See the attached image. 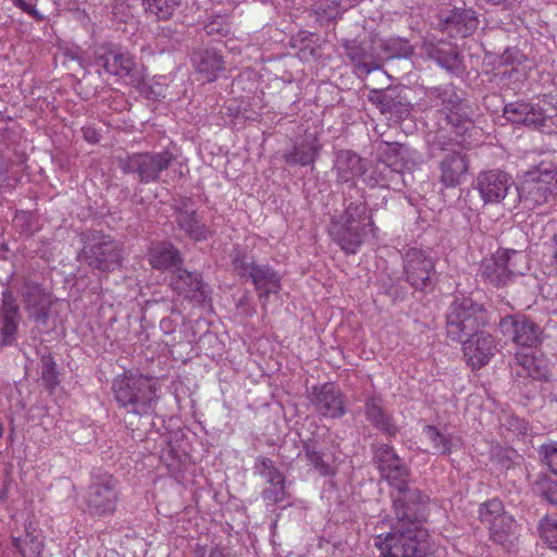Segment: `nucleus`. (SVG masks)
<instances>
[{
    "instance_id": "nucleus-53",
    "label": "nucleus",
    "mask_w": 557,
    "mask_h": 557,
    "mask_svg": "<svg viewBox=\"0 0 557 557\" xmlns=\"http://www.w3.org/2000/svg\"><path fill=\"white\" fill-rule=\"evenodd\" d=\"M553 260L557 273V233L553 237Z\"/></svg>"
},
{
    "instance_id": "nucleus-8",
    "label": "nucleus",
    "mask_w": 557,
    "mask_h": 557,
    "mask_svg": "<svg viewBox=\"0 0 557 557\" xmlns=\"http://www.w3.org/2000/svg\"><path fill=\"white\" fill-rule=\"evenodd\" d=\"M123 244L103 233H94L85 243L82 256L86 263L100 272H113L123 261Z\"/></svg>"
},
{
    "instance_id": "nucleus-20",
    "label": "nucleus",
    "mask_w": 557,
    "mask_h": 557,
    "mask_svg": "<svg viewBox=\"0 0 557 557\" xmlns=\"http://www.w3.org/2000/svg\"><path fill=\"white\" fill-rule=\"evenodd\" d=\"M460 343L462 344L463 356L473 369L485 366L496 351L494 337L483 331L467 336Z\"/></svg>"
},
{
    "instance_id": "nucleus-15",
    "label": "nucleus",
    "mask_w": 557,
    "mask_h": 557,
    "mask_svg": "<svg viewBox=\"0 0 557 557\" xmlns=\"http://www.w3.org/2000/svg\"><path fill=\"white\" fill-rule=\"evenodd\" d=\"M95 63L107 74L119 77H131L133 81L139 78L134 55L122 48H97L95 51Z\"/></svg>"
},
{
    "instance_id": "nucleus-10",
    "label": "nucleus",
    "mask_w": 557,
    "mask_h": 557,
    "mask_svg": "<svg viewBox=\"0 0 557 557\" xmlns=\"http://www.w3.org/2000/svg\"><path fill=\"white\" fill-rule=\"evenodd\" d=\"M175 157L169 150L143 152L119 158V168L125 174H137L138 181L149 184L159 180L160 174L169 169Z\"/></svg>"
},
{
    "instance_id": "nucleus-47",
    "label": "nucleus",
    "mask_w": 557,
    "mask_h": 557,
    "mask_svg": "<svg viewBox=\"0 0 557 557\" xmlns=\"http://www.w3.org/2000/svg\"><path fill=\"white\" fill-rule=\"evenodd\" d=\"M542 495L553 505H557V482H543Z\"/></svg>"
},
{
    "instance_id": "nucleus-39",
    "label": "nucleus",
    "mask_w": 557,
    "mask_h": 557,
    "mask_svg": "<svg viewBox=\"0 0 557 557\" xmlns=\"http://www.w3.org/2000/svg\"><path fill=\"white\" fill-rule=\"evenodd\" d=\"M474 12L470 10H454L445 18L447 25H454L458 32H461V26L465 32L472 30L476 27L478 20L473 16Z\"/></svg>"
},
{
    "instance_id": "nucleus-32",
    "label": "nucleus",
    "mask_w": 557,
    "mask_h": 557,
    "mask_svg": "<svg viewBox=\"0 0 557 557\" xmlns=\"http://www.w3.org/2000/svg\"><path fill=\"white\" fill-rule=\"evenodd\" d=\"M148 256L149 263L157 270L177 267L183 261L180 250L169 242H162L153 245L149 249Z\"/></svg>"
},
{
    "instance_id": "nucleus-46",
    "label": "nucleus",
    "mask_w": 557,
    "mask_h": 557,
    "mask_svg": "<svg viewBox=\"0 0 557 557\" xmlns=\"http://www.w3.org/2000/svg\"><path fill=\"white\" fill-rule=\"evenodd\" d=\"M29 539V542L32 543L30 550L32 553H39L41 549V543L38 541H35V537L27 534L25 540H22L21 537H13V547L23 556L26 557L27 550L24 546V542H26Z\"/></svg>"
},
{
    "instance_id": "nucleus-28",
    "label": "nucleus",
    "mask_w": 557,
    "mask_h": 557,
    "mask_svg": "<svg viewBox=\"0 0 557 557\" xmlns=\"http://www.w3.org/2000/svg\"><path fill=\"white\" fill-rule=\"evenodd\" d=\"M364 416L375 429L389 437H395L399 431L389 412L382 406V399L377 396H369L364 404Z\"/></svg>"
},
{
    "instance_id": "nucleus-24",
    "label": "nucleus",
    "mask_w": 557,
    "mask_h": 557,
    "mask_svg": "<svg viewBox=\"0 0 557 557\" xmlns=\"http://www.w3.org/2000/svg\"><path fill=\"white\" fill-rule=\"evenodd\" d=\"M367 160L351 150H339L334 161L337 182L355 184L357 177L367 174Z\"/></svg>"
},
{
    "instance_id": "nucleus-42",
    "label": "nucleus",
    "mask_w": 557,
    "mask_h": 557,
    "mask_svg": "<svg viewBox=\"0 0 557 557\" xmlns=\"http://www.w3.org/2000/svg\"><path fill=\"white\" fill-rule=\"evenodd\" d=\"M541 539L553 549H557V517H544L539 522Z\"/></svg>"
},
{
    "instance_id": "nucleus-3",
    "label": "nucleus",
    "mask_w": 557,
    "mask_h": 557,
    "mask_svg": "<svg viewBox=\"0 0 557 557\" xmlns=\"http://www.w3.org/2000/svg\"><path fill=\"white\" fill-rule=\"evenodd\" d=\"M429 97L445 116L446 124L450 126L451 133L455 134L453 140H456L459 146L470 144L468 139L476 129L469 115L467 101L457 94L454 86L446 85L432 88L429 91Z\"/></svg>"
},
{
    "instance_id": "nucleus-14",
    "label": "nucleus",
    "mask_w": 557,
    "mask_h": 557,
    "mask_svg": "<svg viewBox=\"0 0 557 557\" xmlns=\"http://www.w3.org/2000/svg\"><path fill=\"white\" fill-rule=\"evenodd\" d=\"M18 294L28 318L36 324L46 326L52 305L51 294L32 278H24Z\"/></svg>"
},
{
    "instance_id": "nucleus-49",
    "label": "nucleus",
    "mask_w": 557,
    "mask_h": 557,
    "mask_svg": "<svg viewBox=\"0 0 557 557\" xmlns=\"http://www.w3.org/2000/svg\"><path fill=\"white\" fill-rule=\"evenodd\" d=\"M317 14L320 16L321 20L330 21L336 17L337 15V5L333 4L327 5V9L323 8L322 5L318 8Z\"/></svg>"
},
{
    "instance_id": "nucleus-50",
    "label": "nucleus",
    "mask_w": 557,
    "mask_h": 557,
    "mask_svg": "<svg viewBox=\"0 0 557 557\" xmlns=\"http://www.w3.org/2000/svg\"><path fill=\"white\" fill-rule=\"evenodd\" d=\"M482 2L492 5L499 7L502 9H510L515 5L518 0H481Z\"/></svg>"
},
{
    "instance_id": "nucleus-33",
    "label": "nucleus",
    "mask_w": 557,
    "mask_h": 557,
    "mask_svg": "<svg viewBox=\"0 0 557 557\" xmlns=\"http://www.w3.org/2000/svg\"><path fill=\"white\" fill-rule=\"evenodd\" d=\"M302 456L307 463L312 467L320 475L327 476L333 474L331 463L325 460V454L322 444L313 437L302 441Z\"/></svg>"
},
{
    "instance_id": "nucleus-12",
    "label": "nucleus",
    "mask_w": 557,
    "mask_h": 557,
    "mask_svg": "<svg viewBox=\"0 0 557 557\" xmlns=\"http://www.w3.org/2000/svg\"><path fill=\"white\" fill-rule=\"evenodd\" d=\"M498 327L504 337L521 348H536L543 342L542 327L524 314L506 315Z\"/></svg>"
},
{
    "instance_id": "nucleus-41",
    "label": "nucleus",
    "mask_w": 557,
    "mask_h": 557,
    "mask_svg": "<svg viewBox=\"0 0 557 557\" xmlns=\"http://www.w3.org/2000/svg\"><path fill=\"white\" fill-rule=\"evenodd\" d=\"M256 469L270 485L285 483L283 473L274 466L273 461L267 457H259L257 459Z\"/></svg>"
},
{
    "instance_id": "nucleus-54",
    "label": "nucleus",
    "mask_w": 557,
    "mask_h": 557,
    "mask_svg": "<svg viewBox=\"0 0 557 557\" xmlns=\"http://www.w3.org/2000/svg\"><path fill=\"white\" fill-rule=\"evenodd\" d=\"M208 557H224V554H223L222 549H220L219 547H214L210 550V554Z\"/></svg>"
},
{
    "instance_id": "nucleus-13",
    "label": "nucleus",
    "mask_w": 557,
    "mask_h": 557,
    "mask_svg": "<svg viewBox=\"0 0 557 557\" xmlns=\"http://www.w3.org/2000/svg\"><path fill=\"white\" fill-rule=\"evenodd\" d=\"M116 480L108 472L92 476L86 494V504L91 515L104 516L116 508Z\"/></svg>"
},
{
    "instance_id": "nucleus-22",
    "label": "nucleus",
    "mask_w": 557,
    "mask_h": 557,
    "mask_svg": "<svg viewBox=\"0 0 557 557\" xmlns=\"http://www.w3.org/2000/svg\"><path fill=\"white\" fill-rule=\"evenodd\" d=\"M424 54L448 72L461 66V57L456 45L447 40L426 39L422 45Z\"/></svg>"
},
{
    "instance_id": "nucleus-55",
    "label": "nucleus",
    "mask_w": 557,
    "mask_h": 557,
    "mask_svg": "<svg viewBox=\"0 0 557 557\" xmlns=\"http://www.w3.org/2000/svg\"><path fill=\"white\" fill-rule=\"evenodd\" d=\"M3 435V426H2V423L0 422V437H2Z\"/></svg>"
},
{
    "instance_id": "nucleus-19",
    "label": "nucleus",
    "mask_w": 557,
    "mask_h": 557,
    "mask_svg": "<svg viewBox=\"0 0 557 557\" xmlns=\"http://www.w3.org/2000/svg\"><path fill=\"white\" fill-rule=\"evenodd\" d=\"M173 210L175 221L185 234L196 240L201 242L208 238L209 228L198 219L194 201L188 197H181L174 200Z\"/></svg>"
},
{
    "instance_id": "nucleus-43",
    "label": "nucleus",
    "mask_w": 557,
    "mask_h": 557,
    "mask_svg": "<svg viewBox=\"0 0 557 557\" xmlns=\"http://www.w3.org/2000/svg\"><path fill=\"white\" fill-rule=\"evenodd\" d=\"M41 379L45 383V386L52 391L57 385H59V372L57 371V364L53 358L50 355H45L41 357Z\"/></svg>"
},
{
    "instance_id": "nucleus-44",
    "label": "nucleus",
    "mask_w": 557,
    "mask_h": 557,
    "mask_svg": "<svg viewBox=\"0 0 557 557\" xmlns=\"http://www.w3.org/2000/svg\"><path fill=\"white\" fill-rule=\"evenodd\" d=\"M542 462L557 474V442L543 444L539 450Z\"/></svg>"
},
{
    "instance_id": "nucleus-5",
    "label": "nucleus",
    "mask_w": 557,
    "mask_h": 557,
    "mask_svg": "<svg viewBox=\"0 0 557 557\" xmlns=\"http://www.w3.org/2000/svg\"><path fill=\"white\" fill-rule=\"evenodd\" d=\"M486 323V310L481 304L471 298H457L446 314V334L454 342H462L467 336L481 331Z\"/></svg>"
},
{
    "instance_id": "nucleus-56",
    "label": "nucleus",
    "mask_w": 557,
    "mask_h": 557,
    "mask_svg": "<svg viewBox=\"0 0 557 557\" xmlns=\"http://www.w3.org/2000/svg\"><path fill=\"white\" fill-rule=\"evenodd\" d=\"M127 423H128L129 425H133V424H134V422H133L132 420L127 421Z\"/></svg>"
},
{
    "instance_id": "nucleus-1",
    "label": "nucleus",
    "mask_w": 557,
    "mask_h": 557,
    "mask_svg": "<svg viewBox=\"0 0 557 557\" xmlns=\"http://www.w3.org/2000/svg\"><path fill=\"white\" fill-rule=\"evenodd\" d=\"M112 392L119 407L125 410L129 419L151 416L159 399L154 380L131 371L114 377Z\"/></svg>"
},
{
    "instance_id": "nucleus-51",
    "label": "nucleus",
    "mask_w": 557,
    "mask_h": 557,
    "mask_svg": "<svg viewBox=\"0 0 557 557\" xmlns=\"http://www.w3.org/2000/svg\"><path fill=\"white\" fill-rule=\"evenodd\" d=\"M84 131V137L90 141V143H97L99 140V135L96 133L95 129L90 127H86Z\"/></svg>"
},
{
    "instance_id": "nucleus-7",
    "label": "nucleus",
    "mask_w": 557,
    "mask_h": 557,
    "mask_svg": "<svg viewBox=\"0 0 557 557\" xmlns=\"http://www.w3.org/2000/svg\"><path fill=\"white\" fill-rule=\"evenodd\" d=\"M547 96L536 102L513 101L504 107V116L513 124L542 129L555 124L557 106Z\"/></svg>"
},
{
    "instance_id": "nucleus-30",
    "label": "nucleus",
    "mask_w": 557,
    "mask_h": 557,
    "mask_svg": "<svg viewBox=\"0 0 557 557\" xmlns=\"http://www.w3.org/2000/svg\"><path fill=\"white\" fill-rule=\"evenodd\" d=\"M321 146L314 135H307L300 141L294 144L289 152L284 153L283 158L289 165L306 166L314 162Z\"/></svg>"
},
{
    "instance_id": "nucleus-37",
    "label": "nucleus",
    "mask_w": 557,
    "mask_h": 557,
    "mask_svg": "<svg viewBox=\"0 0 557 557\" xmlns=\"http://www.w3.org/2000/svg\"><path fill=\"white\" fill-rule=\"evenodd\" d=\"M423 434L437 454L448 456L457 446V438L447 432L441 431L435 425H425L423 428Z\"/></svg>"
},
{
    "instance_id": "nucleus-16",
    "label": "nucleus",
    "mask_w": 557,
    "mask_h": 557,
    "mask_svg": "<svg viewBox=\"0 0 557 557\" xmlns=\"http://www.w3.org/2000/svg\"><path fill=\"white\" fill-rule=\"evenodd\" d=\"M404 271L407 282L413 288L423 290L432 285L434 261L425 251L409 248L404 255Z\"/></svg>"
},
{
    "instance_id": "nucleus-35",
    "label": "nucleus",
    "mask_w": 557,
    "mask_h": 557,
    "mask_svg": "<svg viewBox=\"0 0 557 557\" xmlns=\"http://www.w3.org/2000/svg\"><path fill=\"white\" fill-rule=\"evenodd\" d=\"M372 460L381 475L398 466L404 459L396 453L394 446L385 443L371 445Z\"/></svg>"
},
{
    "instance_id": "nucleus-9",
    "label": "nucleus",
    "mask_w": 557,
    "mask_h": 557,
    "mask_svg": "<svg viewBox=\"0 0 557 557\" xmlns=\"http://www.w3.org/2000/svg\"><path fill=\"white\" fill-rule=\"evenodd\" d=\"M527 270V256L523 251L502 250L485 259L480 268L481 277L495 287L505 286L513 276Z\"/></svg>"
},
{
    "instance_id": "nucleus-6",
    "label": "nucleus",
    "mask_w": 557,
    "mask_h": 557,
    "mask_svg": "<svg viewBox=\"0 0 557 557\" xmlns=\"http://www.w3.org/2000/svg\"><path fill=\"white\" fill-rule=\"evenodd\" d=\"M518 195L527 209L552 202L557 196V171L544 164L529 170L518 188Z\"/></svg>"
},
{
    "instance_id": "nucleus-18",
    "label": "nucleus",
    "mask_w": 557,
    "mask_h": 557,
    "mask_svg": "<svg viewBox=\"0 0 557 557\" xmlns=\"http://www.w3.org/2000/svg\"><path fill=\"white\" fill-rule=\"evenodd\" d=\"M513 185L511 175L499 169L482 171L476 177V189L484 203H500Z\"/></svg>"
},
{
    "instance_id": "nucleus-2",
    "label": "nucleus",
    "mask_w": 557,
    "mask_h": 557,
    "mask_svg": "<svg viewBox=\"0 0 557 557\" xmlns=\"http://www.w3.org/2000/svg\"><path fill=\"white\" fill-rule=\"evenodd\" d=\"M374 231V222L364 201L350 202L344 212L333 216L329 234L346 253H356L368 234Z\"/></svg>"
},
{
    "instance_id": "nucleus-17",
    "label": "nucleus",
    "mask_w": 557,
    "mask_h": 557,
    "mask_svg": "<svg viewBox=\"0 0 557 557\" xmlns=\"http://www.w3.org/2000/svg\"><path fill=\"white\" fill-rule=\"evenodd\" d=\"M308 398L314 411L323 418L338 419L346 413L345 396L333 383L313 386Z\"/></svg>"
},
{
    "instance_id": "nucleus-4",
    "label": "nucleus",
    "mask_w": 557,
    "mask_h": 557,
    "mask_svg": "<svg viewBox=\"0 0 557 557\" xmlns=\"http://www.w3.org/2000/svg\"><path fill=\"white\" fill-rule=\"evenodd\" d=\"M231 258L236 274L252 283L261 301L265 302L271 294L280 293L282 277L270 264L256 262L252 256L238 248L233 250Z\"/></svg>"
},
{
    "instance_id": "nucleus-26",
    "label": "nucleus",
    "mask_w": 557,
    "mask_h": 557,
    "mask_svg": "<svg viewBox=\"0 0 557 557\" xmlns=\"http://www.w3.org/2000/svg\"><path fill=\"white\" fill-rule=\"evenodd\" d=\"M468 161L460 151L451 150L447 152L440 162V181L446 187H456L460 185L468 172Z\"/></svg>"
},
{
    "instance_id": "nucleus-23",
    "label": "nucleus",
    "mask_w": 557,
    "mask_h": 557,
    "mask_svg": "<svg viewBox=\"0 0 557 557\" xmlns=\"http://www.w3.org/2000/svg\"><path fill=\"white\" fill-rule=\"evenodd\" d=\"M196 72L206 81L213 82L225 70L223 55L214 48H201L190 57Z\"/></svg>"
},
{
    "instance_id": "nucleus-29",
    "label": "nucleus",
    "mask_w": 557,
    "mask_h": 557,
    "mask_svg": "<svg viewBox=\"0 0 557 557\" xmlns=\"http://www.w3.org/2000/svg\"><path fill=\"white\" fill-rule=\"evenodd\" d=\"M343 47L346 55L362 74L368 75L379 69V64L374 61L373 48L369 42L347 39L344 40Z\"/></svg>"
},
{
    "instance_id": "nucleus-27",
    "label": "nucleus",
    "mask_w": 557,
    "mask_h": 557,
    "mask_svg": "<svg viewBox=\"0 0 557 557\" xmlns=\"http://www.w3.org/2000/svg\"><path fill=\"white\" fill-rule=\"evenodd\" d=\"M172 287L181 295L197 301L207 298L203 282L198 273L177 268L171 275Z\"/></svg>"
},
{
    "instance_id": "nucleus-11",
    "label": "nucleus",
    "mask_w": 557,
    "mask_h": 557,
    "mask_svg": "<svg viewBox=\"0 0 557 557\" xmlns=\"http://www.w3.org/2000/svg\"><path fill=\"white\" fill-rule=\"evenodd\" d=\"M479 516L482 523L490 529L491 539L503 546H508L516 540V523L511 516L504 512V506L498 499H491L481 505Z\"/></svg>"
},
{
    "instance_id": "nucleus-45",
    "label": "nucleus",
    "mask_w": 557,
    "mask_h": 557,
    "mask_svg": "<svg viewBox=\"0 0 557 557\" xmlns=\"http://www.w3.org/2000/svg\"><path fill=\"white\" fill-rule=\"evenodd\" d=\"M285 483H281L277 485L271 484L262 492V498L268 505H275L277 503H281L285 499Z\"/></svg>"
},
{
    "instance_id": "nucleus-31",
    "label": "nucleus",
    "mask_w": 557,
    "mask_h": 557,
    "mask_svg": "<svg viewBox=\"0 0 557 557\" xmlns=\"http://www.w3.org/2000/svg\"><path fill=\"white\" fill-rule=\"evenodd\" d=\"M363 182L370 187H383L400 189L406 185L404 176L397 173V170H391L384 163L376 160L375 164L363 177Z\"/></svg>"
},
{
    "instance_id": "nucleus-36",
    "label": "nucleus",
    "mask_w": 557,
    "mask_h": 557,
    "mask_svg": "<svg viewBox=\"0 0 557 557\" xmlns=\"http://www.w3.org/2000/svg\"><path fill=\"white\" fill-rule=\"evenodd\" d=\"M408 152V148L404 145L387 144L381 151L377 161L391 170H397V173L404 176V171L409 169Z\"/></svg>"
},
{
    "instance_id": "nucleus-40",
    "label": "nucleus",
    "mask_w": 557,
    "mask_h": 557,
    "mask_svg": "<svg viewBox=\"0 0 557 557\" xmlns=\"http://www.w3.org/2000/svg\"><path fill=\"white\" fill-rule=\"evenodd\" d=\"M203 29L208 36L226 37L232 30L231 16L216 14L205 24Z\"/></svg>"
},
{
    "instance_id": "nucleus-48",
    "label": "nucleus",
    "mask_w": 557,
    "mask_h": 557,
    "mask_svg": "<svg viewBox=\"0 0 557 557\" xmlns=\"http://www.w3.org/2000/svg\"><path fill=\"white\" fill-rule=\"evenodd\" d=\"M13 4L27 13L36 21H42L44 15L35 8V5L27 3L25 0H12Z\"/></svg>"
},
{
    "instance_id": "nucleus-38",
    "label": "nucleus",
    "mask_w": 557,
    "mask_h": 557,
    "mask_svg": "<svg viewBox=\"0 0 557 557\" xmlns=\"http://www.w3.org/2000/svg\"><path fill=\"white\" fill-rule=\"evenodd\" d=\"M145 11L157 20L165 21L173 16L181 0H143Z\"/></svg>"
},
{
    "instance_id": "nucleus-21",
    "label": "nucleus",
    "mask_w": 557,
    "mask_h": 557,
    "mask_svg": "<svg viewBox=\"0 0 557 557\" xmlns=\"http://www.w3.org/2000/svg\"><path fill=\"white\" fill-rule=\"evenodd\" d=\"M21 314L12 290L2 292L0 306V346H12L17 339Z\"/></svg>"
},
{
    "instance_id": "nucleus-25",
    "label": "nucleus",
    "mask_w": 557,
    "mask_h": 557,
    "mask_svg": "<svg viewBox=\"0 0 557 557\" xmlns=\"http://www.w3.org/2000/svg\"><path fill=\"white\" fill-rule=\"evenodd\" d=\"M369 101L383 114L389 113L397 119H403L410 113V102L396 89L372 90L369 94Z\"/></svg>"
},
{
    "instance_id": "nucleus-34",
    "label": "nucleus",
    "mask_w": 557,
    "mask_h": 557,
    "mask_svg": "<svg viewBox=\"0 0 557 557\" xmlns=\"http://www.w3.org/2000/svg\"><path fill=\"white\" fill-rule=\"evenodd\" d=\"M515 362L521 368V370H518V375L520 376H529L533 380L548 379V370L545 361L537 359L533 355L517 351Z\"/></svg>"
},
{
    "instance_id": "nucleus-52",
    "label": "nucleus",
    "mask_w": 557,
    "mask_h": 557,
    "mask_svg": "<svg viewBox=\"0 0 557 557\" xmlns=\"http://www.w3.org/2000/svg\"><path fill=\"white\" fill-rule=\"evenodd\" d=\"M518 53V50L515 49H506L502 55L504 63H510L513 61V54Z\"/></svg>"
}]
</instances>
